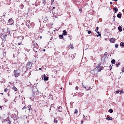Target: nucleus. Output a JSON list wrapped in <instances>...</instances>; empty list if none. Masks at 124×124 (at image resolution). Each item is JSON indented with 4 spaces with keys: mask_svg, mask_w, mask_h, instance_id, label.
I'll return each instance as SVG.
<instances>
[{
    "mask_svg": "<svg viewBox=\"0 0 124 124\" xmlns=\"http://www.w3.org/2000/svg\"><path fill=\"white\" fill-rule=\"evenodd\" d=\"M7 35L4 33H1L0 34V37L3 41H5L6 40Z\"/></svg>",
    "mask_w": 124,
    "mask_h": 124,
    "instance_id": "f257e3e1",
    "label": "nucleus"
},
{
    "mask_svg": "<svg viewBox=\"0 0 124 124\" xmlns=\"http://www.w3.org/2000/svg\"><path fill=\"white\" fill-rule=\"evenodd\" d=\"M33 48V50L35 52H37L38 50V44L36 43L32 45V46Z\"/></svg>",
    "mask_w": 124,
    "mask_h": 124,
    "instance_id": "f03ea898",
    "label": "nucleus"
},
{
    "mask_svg": "<svg viewBox=\"0 0 124 124\" xmlns=\"http://www.w3.org/2000/svg\"><path fill=\"white\" fill-rule=\"evenodd\" d=\"M32 66V64L31 62H29L27 63L26 64V67L27 70L31 68Z\"/></svg>",
    "mask_w": 124,
    "mask_h": 124,
    "instance_id": "7ed1b4c3",
    "label": "nucleus"
},
{
    "mask_svg": "<svg viewBox=\"0 0 124 124\" xmlns=\"http://www.w3.org/2000/svg\"><path fill=\"white\" fill-rule=\"evenodd\" d=\"M14 22L12 18L10 19L8 22V24L9 25H11L13 24Z\"/></svg>",
    "mask_w": 124,
    "mask_h": 124,
    "instance_id": "20e7f679",
    "label": "nucleus"
},
{
    "mask_svg": "<svg viewBox=\"0 0 124 124\" xmlns=\"http://www.w3.org/2000/svg\"><path fill=\"white\" fill-rule=\"evenodd\" d=\"M42 79H43L44 78V79L45 81H47L48 80V78L47 77H46V75L45 74H44L42 75Z\"/></svg>",
    "mask_w": 124,
    "mask_h": 124,
    "instance_id": "39448f33",
    "label": "nucleus"
},
{
    "mask_svg": "<svg viewBox=\"0 0 124 124\" xmlns=\"http://www.w3.org/2000/svg\"><path fill=\"white\" fill-rule=\"evenodd\" d=\"M14 74L16 77H17L19 75V73L17 71V70L14 71Z\"/></svg>",
    "mask_w": 124,
    "mask_h": 124,
    "instance_id": "423d86ee",
    "label": "nucleus"
},
{
    "mask_svg": "<svg viewBox=\"0 0 124 124\" xmlns=\"http://www.w3.org/2000/svg\"><path fill=\"white\" fill-rule=\"evenodd\" d=\"M116 39L114 38H111L110 39V41L111 43H114Z\"/></svg>",
    "mask_w": 124,
    "mask_h": 124,
    "instance_id": "0eeeda50",
    "label": "nucleus"
},
{
    "mask_svg": "<svg viewBox=\"0 0 124 124\" xmlns=\"http://www.w3.org/2000/svg\"><path fill=\"white\" fill-rule=\"evenodd\" d=\"M58 111L60 112H61L62 111V107L61 106H59L58 108Z\"/></svg>",
    "mask_w": 124,
    "mask_h": 124,
    "instance_id": "6e6552de",
    "label": "nucleus"
},
{
    "mask_svg": "<svg viewBox=\"0 0 124 124\" xmlns=\"http://www.w3.org/2000/svg\"><path fill=\"white\" fill-rule=\"evenodd\" d=\"M48 97L49 99H51V100H53V96L51 95V94H49L48 96Z\"/></svg>",
    "mask_w": 124,
    "mask_h": 124,
    "instance_id": "1a4fd4ad",
    "label": "nucleus"
},
{
    "mask_svg": "<svg viewBox=\"0 0 124 124\" xmlns=\"http://www.w3.org/2000/svg\"><path fill=\"white\" fill-rule=\"evenodd\" d=\"M27 108H28V110L30 111L31 109V105H29L28 106H27Z\"/></svg>",
    "mask_w": 124,
    "mask_h": 124,
    "instance_id": "9d476101",
    "label": "nucleus"
},
{
    "mask_svg": "<svg viewBox=\"0 0 124 124\" xmlns=\"http://www.w3.org/2000/svg\"><path fill=\"white\" fill-rule=\"evenodd\" d=\"M118 29L119 30V31L120 32L122 31V27L120 26L118 27Z\"/></svg>",
    "mask_w": 124,
    "mask_h": 124,
    "instance_id": "9b49d317",
    "label": "nucleus"
},
{
    "mask_svg": "<svg viewBox=\"0 0 124 124\" xmlns=\"http://www.w3.org/2000/svg\"><path fill=\"white\" fill-rule=\"evenodd\" d=\"M59 37L60 39H62L63 38V35H59Z\"/></svg>",
    "mask_w": 124,
    "mask_h": 124,
    "instance_id": "f8f14e48",
    "label": "nucleus"
},
{
    "mask_svg": "<svg viewBox=\"0 0 124 124\" xmlns=\"http://www.w3.org/2000/svg\"><path fill=\"white\" fill-rule=\"evenodd\" d=\"M67 33V32L65 30H64L63 31V33H62V35H66V33Z\"/></svg>",
    "mask_w": 124,
    "mask_h": 124,
    "instance_id": "ddd939ff",
    "label": "nucleus"
},
{
    "mask_svg": "<svg viewBox=\"0 0 124 124\" xmlns=\"http://www.w3.org/2000/svg\"><path fill=\"white\" fill-rule=\"evenodd\" d=\"M113 9L115 10V13H116L118 10V9L117 8L115 7L113 8Z\"/></svg>",
    "mask_w": 124,
    "mask_h": 124,
    "instance_id": "4468645a",
    "label": "nucleus"
},
{
    "mask_svg": "<svg viewBox=\"0 0 124 124\" xmlns=\"http://www.w3.org/2000/svg\"><path fill=\"white\" fill-rule=\"evenodd\" d=\"M9 118V117H8L7 119H6L5 120L4 122H8L10 120Z\"/></svg>",
    "mask_w": 124,
    "mask_h": 124,
    "instance_id": "2eb2a0df",
    "label": "nucleus"
},
{
    "mask_svg": "<svg viewBox=\"0 0 124 124\" xmlns=\"http://www.w3.org/2000/svg\"><path fill=\"white\" fill-rule=\"evenodd\" d=\"M117 17L119 18H121V14H118L117 15Z\"/></svg>",
    "mask_w": 124,
    "mask_h": 124,
    "instance_id": "dca6fc26",
    "label": "nucleus"
},
{
    "mask_svg": "<svg viewBox=\"0 0 124 124\" xmlns=\"http://www.w3.org/2000/svg\"><path fill=\"white\" fill-rule=\"evenodd\" d=\"M120 46H122L124 47V43L121 42L120 43Z\"/></svg>",
    "mask_w": 124,
    "mask_h": 124,
    "instance_id": "f3484780",
    "label": "nucleus"
},
{
    "mask_svg": "<svg viewBox=\"0 0 124 124\" xmlns=\"http://www.w3.org/2000/svg\"><path fill=\"white\" fill-rule=\"evenodd\" d=\"M106 119L108 120H112V118L111 117H107L106 118Z\"/></svg>",
    "mask_w": 124,
    "mask_h": 124,
    "instance_id": "a211bd4d",
    "label": "nucleus"
},
{
    "mask_svg": "<svg viewBox=\"0 0 124 124\" xmlns=\"http://www.w3.org/2000/svg\"><path fill=\"white\" fill-rule=\"evenodd\" d=\"M115 60L114 59H113L111 60V62L112 64H115Z\"/></svg>",
    "mask_w": 124,
    "mask_h": 124,
    "instance_id": "6ab92c4d",
    "label": "nucleus"
},
{
    "mask_svg": "<svg viewBox=\"0 0 124 124\" xmlns=\"http://www.w3.org/2000/svg\"><path fill=\"white\" fill-rule=\"evenodd\" d=\"M97 33H98L99 34V35H96L98 37V36H101V34H99V31H97Z\"/></svg>",
    "mask_w": 124,
    "mask_h": 124,
    "instance_id": "aec40b11",
    "label": "nucleus"
},
{
    "mask_svg": "<svg viewBox=\"0 0 124 124\" xmlns=\"http://www.w3.org/2000/svg\"><path fill=\"white\" fill-rule=\"evenodd\" d=\"M13 89L15 91H17V88L15 87H13Z\"/></svg>",
    "mask_w": 124,
    "mask_h": 124,
    "instance_id": "412c9836",
    "label": "nucleus"
},
{
    "mask_svg": "<svg viewBox=\"0 0 124 124\" xmlns=\"http://www.w3.org/2000/svg\"><path fill=\"white\" fill-rule=\"evenodd\" d=\"M83 93H81L79 94H78V96L79 97H81L83 95Z\"/></svg>",
    "mask_w": 124,
    "mask_h": 124,
    "instance_id": "4be33fe9",
    "label": "nucleus"
},
{
    "mask_svg": "<svg viewBox=\"0 0 124 124\" xmlns=\"http://www.w3.org/2000/svg\"><path fill=\"white\" fill-rule=\"evenodd\" d=\"M43 3L44 4H45L46 3V0H43Z\"/></svg>",
    "mask_w": 124,
    "mask_h": 124,
    "instance_id": "5701e85b",
    "label": "nucleus"
},
{
    "mask_svg": "<svg viewBox=\"0 0 124 124\" xmlns=\"http://www.w3.org/2000/svg\"><path fill=\"white\" fill-rule=\"evenodd\" d=\"M109 111L110 113H112L113 112V110L111 109H109Z\"/></svg>",
    "mask_w": 124,
    "mask_h": 124,
    "instance_id": "b1692460",
    "label": "nucleus"
},
{
    "mask_svg": "<svg viewBox=\"0 0 124 124\" xmlns=\"http://www.w3.org/2000/svg\"><path fill=\"white\" fill-rule=\"evenodd\" d=\"M101 65V64L100 63L98 64V66L96 67V68H98L100 67V66Z\"/></svg>",
    "mask_w": 124,
    "mask_h": 124,
    "instance_id": "393cba45",
    "label": "nucleus"
},
{
    "mask_svg": "<svg viewBox=\"0 0 124 124\" xmlns=\"http://www.w3.org/2000/svg\"><path fill=\"white\" fill-rule=\"evenodd\" d=\"M27 107H26V106H25L23 107V108H22V109L23 110L26 108H27Z\"/></svg>",
    "mask_w": 124,
    "mask_h": 124,
    "instance_id": "a878e982",
    "label": "nucleus"
},
{
    "mask_svg": "<svg viewBox=\"0 0 124 124\" xmlns=\"http://www.w3.org/2000/svg\"><path fill=\"white\" fill-rule=\"evenodd\" d=\"M102 67H101V68H100V69L98 70V71L100 72L102 70Z\"/></svg>",
    "mask_w": 124,
    "mask_h": 124,
    "instance_id": "bb28decb",
    "label": "nucleus"
},
{
    "mask_svg": "<svg viewBox=\"0 0 124 124\" xmlns=\"http://www.w3.org/2000/svg\"><path fill=\"white\" fill-rule=\"evenodd\" d=\"M120 62H119L117 64H116V65L117 67H118L119 65L120 64Z\"/></svg>",
    "mask_w": 124,
    "mask_h": 124,
    "instance_id": "cd10ccee",
    "label": "nucleus"
},
{
    "mask_svg": "<svg viewBox=\"0 0 124 124\" xmlns=\"http://www.w3.org/2000/svg\"><path fill=\"white\" fill-rule=\"evenodd\" d=\"M57 120L56 119H54V123H57Z\"/></svg>",
    "mask_w": 124,
    "mask_h": 124,
    "instance_id": "c85d7f7f",
    "label": "nucleus"
},
{
    "mask_svg": "<svg viewBox=\"0 0 124 124\" xmlns=\"http://www.w3.org/2000/svg\"><path fill=\"white\" fill-rule=\"evenodd\" d=\"M78 112V110L76 109H75V111L74 112V113L77 114V113Z\"/></svg>",
    "mask_w": 124,
    "mask_h": 124,
    "instance_id": "c756f323",
    "label": "nucleus"
},
{
    "mask_svg": "<svg viewBox=\"0 0 124 124\" xmlns=\"http://www.w3.org/2000/svg\"><path fill=\"white\" fill-rule=\"evenodd\" d=\"M86 31H88V33L89 34H90V33H91V31H88V30H86Z\"/></svg>",
    "mask_w": 124,
    "mask_h": 124,
    "instance_id": "7c9ffc66",
    "label": "nucleus"
},
{
    "mask_svg": "<svg viewBox=\"0 0 124 124\" xmlns=\"http://www.w3.org/2000/svg\"><path fill=\"white\" fill-rule=\"evenodd\" d=\"M118 46V45L117 44H116L115 45V47H116V48H117Z\"/></svg>",
    "mask_w": 124,
    "mask_h": 124,
    "instance_id": "2f4dec72",
    "label": "nucleus"
},
{
    "mask_svg": "<svg viewBox=\"0 0 124 124\" xmlns=\"http://www.w3.org/2000/svg\"><path fill=\"white\" fill-rule=\"evenodd\" d=\"M98 27H96V29L95 30V31H97L98 30Z\"/></svg>",
    "mask_w": 124,
    "mask_h": 124,
    "instance_id": "473e14b6",
    "label": "nucleus"
},
{
    "mask_svg": "<svg viewBox=\"0 0 124 124\" xmlns=\"http://www.w3.org/2000/svg\"><path fill=\"white\" fill-rule=\"evenodd\" d=\"M8 89L7 88L5 89L4 90V91L5 92H6L8 91Z\"/></svg>",
    "mask_w": 124,
    "mask_h": 124,
    "instance_id": "72a5a7b5",
    "label": "nucleus"
},
{
    "mask_svg": "<svg viewBox=\"0 0 124 124\" xmlns=\"http://www.w3.org/2000/svg\"><path fill=\"white\" fill-rule=\"evenodd\" d=\"M11 122L9 120V121H8V124H10L11 123Z\"/></svg>",
    "mask_w": 124,
    "mask_h": 124,
    "instance_id": "f704fd0d",
    "label": "nucleus"
},
{
    "mask_svg": "<svg viewBox=\"0 0 124 124\" xmlns=\"http://www.w3.org/2000/svg\"><path fill=\"white\" fill-rule=\"evenodd\" d=\"M21 8H23V5H21Z\"/></svg>",
    "mask_w": 124,
    "mask_h": 124,
    "instance_id": "c9c22d12",
    "label": "nucleus"
},
{
    "mask_svg": "<svg viewBox=\"0 0 124 124\" xmlns=\"http://www.w3.org/2000/svg\"><path fill=\"white\" fill-rule=\"evenodd\" d=\"M78 86H76L75 88V89L76 90H78Z\"/></svg>",
    "mask_w": 124,
    "mask_h": 124,
    "instance_id": "e433bc0d",
    "label": "nucleus"
},
{
    "mask_svg": "<svg viewBox=\"0 0 124 124\" xmlns=\"http://www.w3.org/2000/svg\"><path fill=\"white\" fill-rule=\"evenodd\" d=\"M107 54V52H105L104 53V55L106 56Z\"/></svg>",
    "mask_w": 124,
    "mask_h": 124,
    "instance_id": "4c0bfd02",
    "label": "nucleus"
},
{
    "mask_svg": "<svg viewBox=\"0 0 124 124\" xmlns=\"http://www.w3.org/2000/svg\"><path fill=\"white\" fill-rule=\"evenodd\" d=\"M54 106V104H52L50 106V107H53Z\"/></svg>",
    "mask_w": 124,
    "mask_h": 124,
    "instance_id": "58836bf2",
    "label": "nucleus"
},
{
    "mask_svg": "<svg viewBox=\"0 0 124 124\" xmlns=\"http://www.w3.org/2000/svg\"><path fill=\"white\" fill-rule=\"evenodd\" d=\"M116 93H119V90L116 91Z\"/></svg>",
    "mask_w": 124,
    "mask_h": 124,
    "instance_id": "ea45409f",
    "label": "nucleus"
},
{
    "mask_svg": "<svg viewBox=\"0 0 124 124\" xmlns=\"http://www.w3.org/2000/svg\"><path fill=\"white\" fill-rule=\"evenodd\" d=\"M82 86L85 88L86 89V87H85L83 85V83H82Z\"/></svg>",
    "mask_w": 124,
    "mask_h": 124,
    "instance_id": "a19ab883",
    "label": "nucleus"
},
{
    "mask_svg": "<svg viewBox=\"0 0 124 124\" xmlns=\"http://www.w3.org/2000/svg\"><path fill=\"white\" fill-rule=\"evenodd\" d=\"M54 0H51V4H52L53 2H54Z\"/></svg>",
    "mask_w": 124,
    "mask_h": 124,
    "instance_id": "79ce46f5",
    "label": "nucleus"
},
{
    "mask_svg": "<svg viewBox=\"0 0 124 124\" xmlns=\"http://www.w3.org/2000/svg\"><path fill=\"white\" fill-rule=\"evenodd\" d=\"M79 10L80 11V12L81 13L82 11V9H80L79 8Z\"/></svg>",
    "mask_w": 124,
    "mask_h": 124,
    "instance_id": "37998d69",
    "label": "nucleus"
},
{
    "mask_svg": "<svg viewBox=\"0 0 124 124\" xmlns=\"http://www.w3.org/2000/svg\"><path fill=\"white\" fill-rule=\"evenodd\" d=\"M112 66L110 67V70H111L112 69Z\"/></svg>",
    "mask_w": 124,
    "mask_h": 124,
    "instance_id": "c03bdc74",
    "label": "nucleus"
},
{
    "mask_svg": "<svg viewBox=\"0 0 124 124\" xmlns=\"http://www.w3.org/2000/svg\"><path fill=\"white\" fill-rule=\"evenodd\" d=\"M5 102H6L7 101H8L7 99H5Z\"/></svg>",
    "mask_w": 124,
    "mask_h": 124,
    "instance_id": "a18cd8bd",
    "label": "nucleus"
},
{
    "mask_svg": "<svg viewBox=\"0 0 124 124\" xmlns=\"http://www.w3.org/2000/svg\"><path fill=\"white\" fill-rule=\"evenodd\" d=\"M83 120H81V124H82V123H83Z\"/></svg>",
    "mask_w": 124,
    "mask_h": 124,
    "instance_id": "49530a36",
    "label": "nucleus"
},
{
    "mask_svg": "<svg viewBox=\"0 0 124 124\" xmlns=\"http://www.w3.org/2000/svg\"><path fill=\"white\" fill-rule=\"evenodd\" d=\"M122 72H124V67L123 68V69H122Z\"/></svg>",
    "mask_w": 124,
    "mask_h": 124,
    "instance_id": "de8ad7c7",
    "label": "nucleus"
},
{
    "mask_svg": "<svg viewBox=\"0 0 124 124\" xmlns=\"http://www.w3.org/2000/svg\"><path fill=\"white\" fill-rule=\"evenodd\" d=\"M119 92H120V94H121V93L123 92V91L122 90H121L120 91H119Z\"/></svg>",
    "mask_w": 124,
    "mask_h": 124,
    "instance_id": "09e8293b",
    "label": "nucleus"
},
{
    "mask_svg": "<svg viewBox=\"0 0 124 124\" xmlns=\"http://www.w3.org/2000/svg\"><path fill=\"white\" fill-rule=\"evenodd\" d=\"M21 44V43H18V45H20Z\"/></svg>",
    "mask_w": 124,
    "mask_h": 124,
    "instance_id": "8fccbe9b",
    "label": "nucleus"
},
{
    "mask_svg": "<svg viewBox=\"0 0 124 124\" xmlns=\"http://www.w3.org/2000/svg\"><path fill=\"white\" fill-rule=\"evenodd\" d=\"M71 47L72 49H73L74 48L73 46H71Z\"/></svg>",
    "mask_w": 124,
    "mask_h": 124,
    "instance_id": "3c124183",
    "label": "nucleus"
},
{
    "mask_svg": "<svg viewBox=\"0 0 124 124\" xmlns=\"http://www.w3.org/2000/svg\"><path fill=\"white\" fill-rule=\"evenodd\" d=\"M72 83L71 82H70L69 83V84L70 85H72Z\"/></svg>",
    "mask_w": 124,
    "mask_h": 124,
    "instance_id": "603ef678",
    "label": "nucleus"
},
{
    "mask_svg": "<svg viewBox=\"0 0 124 124\" xmlns=\"http://www.w3.org/2000/svg\"><path fill=\"white\" fill-rule=\"evenodd\" d=\"M2 107L3 106H0V108H1V109L2 108Z\"/></svg>",
    "mask_w": 124,
    "mask_h": 124,
    "instance_id": "864d4df0",
    "label": "nucleus"
},
{
    "mask_svg": "<svg viewBox=\"0 0 124 124\" xmlns=\"http://www.w3.org/2000/svg\"><path fill=\"white\" fill-rule=\"evenodd\" d=\"M110 4H112V2H110Z\"/></svg>",
    "mask_w": 124,
    "mask_h": 124,
    "instance_id": "5fc2aeb1",
    "label": "nucleus"
},
{
    "mask_svg": "<svg viewBox=\"0 0 124 124\" xmlns=\"http://www.w3.org/2000/svg\"><path fill=\"white\" fill-rule=\"evenodd\" d=\"M111 66H112L111 65H110L109 66V67H110Z\"/></svg>",
    "mask_w": 124,
    "mask_h": 124,
    "instance_id": "6e6d98bb",
    "label": "nucleus"
},
{
    "mask_svg": "<svg viewBox=\"0 0 124 124\" xmlns=\"http://www.w3.org/2000/svg\"><path fill=\"white\" fill-rule=\"evenodd\" d=\"M35 7H36L37 6V4H35Z\"/></svg>",
    "mask_w": 124,
    "mask_h": 124,
    "instance_id": "4d7b16f0",
    "label": "nucleus"
},
{
    "mask_svg": "<svg viewBox=\"0 0 124 124\" xmlns=\"http://www.w3.org/2000/svg\"><path fill=\"white\" fill-rule=\"evenodd\" d=\"M55 8V7H53V9H54Z\"/></svg>",
    "mask_w": 124,
    "mask_h": 124,
    "instance_id": "13d9d810",
    "label": "nucleus"
},
{
    "mask_svg": "<svg viewBox=\"0 0 124 124\" xmlns=\"http://www.w3.org/2000/svg\"><path fill=\"white\" fill-rule=\"evenodd\" d=\"M114 0L115 1H117V0Z\"/></svg>",
    "mask_w": 124,
    "mask_h": 124,
    "instance_id": "bf43d9fd",
    "label": "nucleus"
},
{
    "mask_svg": "<svg viewBox=\"0 0 124 124\" xmlns=\"http://www.w3.org/2000/svg\"><path fill=\"white\" fill-rule=\"evenodd\" d=\"M51 107H50V109H49L50 111V110H51Z\"/></svg>",
    "mask_w": 124,
    "mask_h": 124,
    "instance_id": "052dcab7",
    "label": "nucleus"
},
{
    "mask_svg": "<svg viewBox=\"0 0 124 124\" xmlns=\"http://www.w3.org/2000/svg\"><path fill=\"white\" fill-rule=\"evenodd\" d=\"M39 70H41V68H39Z\"/></svg>",
    "mask_w": 124,
    "mask_h": 124,
    "instance_id": "680f3d73",
    "label": "nucleus"
},
{
    "mask_svg": "<svg viewBox=\"0 0 124 124\" xmlns=\"http://www.w3.org/2000/svg\"><path fill=\"white\" fill-rule=\"evenodd\" d=\"M31 72H30L29 73V74L30 75V74H31Z\"/></svg>",
    "mask_w": 124,
    "mask_h": 124,
    "instance_id": "e2e57ef3",
    "label": "nucleus"
},
{
    "mask_svg": "<svg viewBox=\"0 0 124 124\" xmlns=\"http://www.w3.org/2000/svg\"><path fill=\"white\" fill-rule=\"evenodd\" d=\"M42 38V37L41 36H40V39H41V38Z\"/></svg>",
    "mask_w": 124,
    "mask_h": 124,
    "instance_id": "0e129e2a",
    "label": "nucleus"
},
{
    "mask_svg": "<svg viewBox=\"0 0 124 124\" xmlns=\"http://www.w3.org/2000/svg\"><path fill=\"white\" fill-rule=\"evenodd\" d=\"M83 116H84V117H85V116H84V115H83Z\"/></svg>",
    "mask_w": 124,
    "mask_h": 124,
    "instance_id": "69168bd1",
    "label": "nucleus"
},
{
    "mask_svg": "<svg viewBox=\"0 0 124 124\" xmlns=\"http://www.w3.org/2000/svg\"><path fill=\"white\" fill-rule=\"evenodd\" d=\"M60 89H61V90L62 89V87Z\"/></svg>",
    "mask_w": 124,
    "mask_h": 124,
    "instance_id": "338daca9",
    "label": "nucleus"
},
{
    "mask_svg": "<svg viewBox=\"0 0 124 124\" xmlns=\"http://www.w3.org/2000/svg\"><path fill=\"white\" fill-rule=\"evenodd\" d=\"M45 51V49H44V50H43V51Z\"/></svg>",
    "mask_w": 124,
    "mask_h": 124,
    "instance_id": "774afa93",
    "label": "nucleus"
}]
</instances>
